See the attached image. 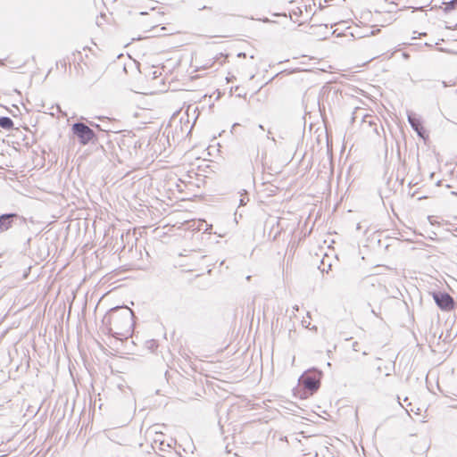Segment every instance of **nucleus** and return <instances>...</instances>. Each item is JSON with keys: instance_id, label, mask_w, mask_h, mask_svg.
<instances>
[{"instance_id": "nucleus-1", "label": "nucleus", "mask_w": 457, "mask_h": 457, "mask_svg": "<svg viewBox=\"0 0 457 457\" xmlns=\"http://www.w3.org/2000/svg\"><path fill=\"white\" fill-rule=\"evenodd\" d=\"M135 313L128 306H116L108 311L103 318V325L108 334L120 339L132 336L135 326Z\"/></svg>"}, {"instance_id": "nucleus-2", "label": "nucleus", "mask_w": 457, "mask_h": 457, "mask_svg": "<svg viewBox=\"0 0 457 457\" xmlns=\"http://www.w3.org/2000/svg\"><path fill=\"white\" fill-rule=\"evenodd\" d=\"M321 372L308 370L299 378V384L295 389V395L301 399H307L318 391L320 386Z\"/></svg>"}, {"instance_id": "nucleus-3", "label": "nucleus", "mask_w": 457, "mask_h": 457, "mask_svg": "<svg viewBox=\"0 0 457 457\" xmlns=\"http://www.w3.org/2000/svg\"><path fill=\"white\" fill-rule=\"evenodd\" d=\"M71 132L81 145H87L89 143L96 144L98 141L95 131L84 122L79 121L72 124Z\"/></svg>"}, {"instance_id": "nucleus-4", "label": "nucleus", "mask_w": 457, "mask_h": 457, "mask_svg": "<svg viewBox=\"0 0 457 457\" xmlns=\"http://www.w3.org/2000/svg\"><path fill=\"white\" fill-rule=\"evenodd\" d=\"M25 223L26 219L16 212L3 213L0 215V234L11 229L15 224Z\"/></svg>"}, {"instance_id": "nucleus-5", "label": "nucleus", "mask_w": 457, "mask_h": 457, "mask_svg": "<svg viewBox=\"0 0 457 457\" xmlns=\"http://www.w3.org/2000/svg\"><path fill=\"white\" fill-rule=\"evenodd\" d=\"M431 295L435 303L442 311L449 312L454 308L455 301L448 293L434 291Z\"/></svg>"}, {"instance_id": "nucleus-6", "label": "nucleus", "mask_w": 457, "mask_h": 457, "mask_svg": "<svg viewBox=\"0 0 457 457\" xmlns=\"http://www.w3.org/2000/svg\"><path fill=\"white\" fill-rule=\"evenodd\" d=\"M408 121L412 129L420 137L425 139L428 137L427 131L423 127L421 120L415 113H408Z\"/></svg>"}, {"instance_id": "nucleus-7", "label": "nucleus", "mask_w": 457, "mask_h": 457, "mask_svg": "<svg viewBox=\"0 0 457 457\" xmlns=\"http://www.w3.org/2000/svg\"><path fill=\"white\" fill-rule=\"evenodd\" d=\"M348 377L351 380H361L363 378L361 367H357L355 369L351 370L348 372Z\"/></svg>"}, {"instance_id": "nucleus-8", "label": "nucleus", "mask_w": 457, "mask_h": 457, "mask_svg": "<svg viewBox=\"0 0 457 457\" xmlns=\"http://www.w3.org/2000/svg\"><path fill=\"white\" fill-rule=\"evenodd\" d=\"M0 127L5 130H11L14 128L12 120L6 116L0 117Z\"/></svg>"}, {"instance_id": "nucleus-9", "label": "nucleus", "mask_w": 457, "mask_h": 457, "mask_svg": "<svg viewBox=\"0 0 457 457\" xmlns=\"http://www.w3.org/2000/svg\"><path fill=\"white\" fill-rule=\"evenodd\" d=\"M361 120L363 123H368L370 127H372L373 125L377 126V120H378V119L372 115L365 114L362 116Z\"/></svg>"}, {"instance_id": "nucleus-10", "label": "nucleus", "mask_w": 457, "mask_h": 457, "mask_svg": "<svg viewBox=\"0 0 457 457\" xmlns=\"http://www.w3.org/2000/svg\"><path fill=\"white\" fill-rule=\"evenodd\" d=\"M443 4L445 5L444 8L445 12H448L455 9L457 2L455 0H450L449 2H444Z\"/></svg>"}, {"instance_id": "nucleus-11", "label": "nucleus", "mask_w": 457, "mask_h": 457, "mask_svg": "<svg viewBox=\"0 0 457 457\" xmlns=\"http://www.w3.org/2000/svg\"><path fill=\"white\" fill-rule=\"evenodd\" d=\"M87 123H88V126H89V127H94V128H96V129H97L98 130H101V131L108 132V131H110V130H111V129H108V128H102V126H101V125H99V124H97V123H96V122H94V121H91V120H88V121H87Z\"/></svg>"}, {"instance_id": "nucleus-12", "label": "nucleus", "mask_w": 457, "mask_h": 457, "mask_svg": "<svg viewBox=\"0 0 457 457\" xmlns=\"http://www.w3.org/2000/svg\"><path fill=\"white\" fill-rule=\"evenodd\" d=\"M352 348L354 352H359L360 351V348H359V343L358 342H353V345H352Z\"/></svg>"}, {"instance_id": "nucleus-13", "label": "nucleus", "mask_w": 457, "mask_h": 457, "mask_svg": "<svg viewBox=\"0 0 457 457\" xmlns=\"http://www.w3.org/2000/svg\"><path fill=\"white\" fill-rule=\"evenodd\" d=\"M356 118H357V112H355L353 113V118H352L353 122H354V120H355V119H356Z\"/></svg>"}, {"instance_id": "nucleus-14", "label": "nucleus", "mask_w": 457, "mask_h": 457, "mask_svg": "<svg viewBox=\"0 0 457 457\" xmlns=\"http://www.w3.org/2000/svg\"><path fill=\"white\" fill-rule=\"evenodd\" d=\"M259 128H260L261 129L264 130V128H263V126H262V125H259Z\"/></svg>"}, {"instance_id": "nucleus-15", "label": "nucleus", "mask_w": 457, "mask_h": 457, "mask_svg": "<svg viewBox=\"0 0 457 457\" xmlns=\"http://www.w3.org/2000/svg\"><path fill=\"white\" fill-rule=\"evenodd\" d=\"M403 401H404V403H407L408 398L405 397Z\"/></svg>"}, {"instance_id": "nucleus-16", "label": "nucleus", "mask_w": 457, "mask_h": 457, "mask_svg": "<svg viewBox=\"0 0 457 457\" xmlns=\"http://www.w3.org/2000/svg\"><path fill=\"white\" fill-rule=\"evenodd\" d=\"M403 401H404V403H407L408 398L405 397Z\"/></svg>"}, {"instance_id": "nucleus-17", "label": "nucleus", "mask_w": 457, "mask_h": 457, "mask_svg": "<svg viewBox=\"0 0 457 457\" xmlns=\"http://www.w3.org/2000/svg\"><path fill=\"white\" fill-rule=\"evenodd\" d=\"M246 279L249 281L251 279V276H247Z\"/></svg>"}, {"instance_id": "nucleus-18", "label": "nucleus", "mask_w": 457, "mask_h": 457, "mask_svg": "<svg viewBox=\"0 0 457 457\" xmlns=\"http://www.w3.org/2000/svg\"><path fill=\"white\" fill-rule=\"evenodd\" d=\"M361 228V226L360 224L357 225V229H360Z\"/></svg>"}, {"instance_id": "nucleus-19", "label": "nucleus", "mask_w": 457, "mask_h": 457, "mask_svg": "<svg viewBox=\"0 0 457 457\" xmlns=\"http://www.w3.org/2000/svg\"><path fill=\"white\" fill-rule=\"evenodd\" d=\"M457 2V0H455Z\"/></svg>"}]
</instances>
